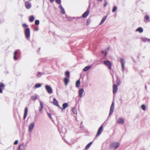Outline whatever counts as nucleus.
<instances>
[{
  "label": "nucleus",
  "mask_w": 150,
  "mask_h": 150,
  "mask_svg": "<svg viewBox=\"0 0 150 150\" xmlns=\"http://www.w3.org/2000/svg\"><path fill=\"white\" fill-rule=\"evenodd\" d=\"M25 37L28 40L29 39V38L30 35V29L28 28H25Z\"/></svg>",
  "instance_id": "1"
},
{
  "label": "nucleus",
  "mask_w": 150,
  "mask_h": 150,
  "mask_svg": "<svg viewBox=\"0 0 150 150\" xmlns=\"http://www.w3.org/2000/svg\"><path fill=\"white\" fill-rule=\"evenodd\" d=\"M120 62L121 64L122 71L123 73L124 74L125 71V61L124 59L121 58L120 59Z\"/></svg>",
  "instance_id": "2"
},
{
  "label": "nucleus",
  "mask_w": 150,
  "mask_h": 150,
  "mask_svg": "<svg viewBox=\"0 0 150 150\" xmlns=\"http://www.w3.org/2000/svg\"><path fill=\"white\" fill-rule=\"evenodd\" d=\"M119 146V144L118 142L112 143L110 144V146L112 149H116Z\"/></svg>",
  "instance_id": "3"
},
{
  "label": "nucleus",
  "mask_w": 150,
  "mask_h": 150,
  "mask_svg": "<svg viewBox=\"0 0 150 150\" xmlns=\"http://www.w3.org/2000/svg\"><path fill=\"white\" fill-rule=\"evenodd\" d=\"M103 63L107 66L110 69H111L112 64L110 61L108 60L104 61H103Z\"/></svg>",
  "instance_id": "4"
},
{
  "label": "nucleus",
  "mask_w": 150,
  "mask_h": 150,
  "mask_svg": "<svg viewBox=\"0 0 150 150\" xmlns=\"http://www.w3.org/2000/svg\"><path fill=\"white\" fill-rule=\"evenodd\" d=\"M45 88L46 91L49 94H50L52 93V89L50 86L46 85Z\"/></svg>",
  "instance_id": "5"
},
{
  "label": "nucleus",
  "mask_w": 150,
  "mask_h": 150,
  "mask_svg": "<svg viewBox=\"0 0 150 150\" xmlns=\"http://www.w3.org/2000/svg\"><path fill=\"white\" fill-rule=\"evenodd\" d=\"M85 94L84 90L83 89H81L79 91V95L80 98L83 97Z\"/></svg>",
  "instance_id": "6"
},
{
  "label": "nucleus",
  "mask_w": 150,
  "mask_h": 150,
  "mask_svg": "<svg viewBox=\"0 0 150 150\" xmlns=\"http://www.w3.org/2000/svg\"><path fill=\"white\" fill-rule=\"evenodd\" d=\"M114 102H112V104L110 107V111L109 114V116L112 113L114 110Z\"/></svg>",
  "instance_id": "7"
},
{
  "label": "nucleus",
  "mask_w": 150,
  "mask_h": 150,
  "mask_svg": "<svg viewBox=\"0 0 150 150\" xmlns=\"http://www.w3.org/2000/svg\"><path fill=\"white\" fill-rule=\"evenodd\" d=\"M35 124L32 122L28 126V130L30 132H32L34 127Z\"/></svg>",
  "instance_id": "8"
},
{
  "label": "nucleus",
  "mask_w": 150,
  "mask_h": 150,
  "mask_svg": "<svg viewBox=\"0 0 150 150\" xmlns=\"http://www.w3.org/2000/svg\"><path fill=\"white\" fill-rule=\"evenodd\" d=\"M25 5L26 8L27 9H30L31 6V3L28 1H26L25 2Z\"/></svg>",
  "instance_id": "9"
},
{
  "label": "nucleus",
  "mask_w": 150,
  "mask_h": 150,
  "mask_svg": "<svg viewBox=\"0 0 150 150\" xmlns=\"http://www.w3.org/2000/svg\"><path fill=\"white\" fill-rule=\"evenodd\" d=\"M103 129V127L102 125L99 128L97 133L96 134V136L100 135Z\"/></svg>",
  "instance_id": "10"
},
{
  "label": "nucleus",
  "mask_w": 150,
  "mask_h": 150,
  "mask_svg": "<svg viewBox=\"0 0 150 150\" xmlns=\"http://www.w3.org/2000/svg\"><path fill=\"white\" fill-rule=\"evenodd\" d=\"M118 90V87L115 84H113V92L115 94L116 93Z\"/></svg>",
  "instance_id": "11"
},
{
  "label": "nucleus",
  "mask_w": 150,
  "mask_h": 150,
  "mask_svg": "<svg viewBox=\"0 0 150 150\" xmlns=\"http://www.w3.org/2000/svg\"><path fill=\"white\" fill-rule=\"evenodd\" d=\"M125 122L124 120L122 118H120L118 119L117 122L120 124H123Z\"/></svg>",
  "instance_id": "12"
},
{
  "label": "nucleus",
  "mask_w": 150,
  "mask_h": 150,
  "mask_svg": "<svg viewBox=\"0 0 150 150\" xmlns=\"http://www.w3.org/2000/svg\"><path fill=\"white\" fill-rule=\"evenodd\" d=\"M90 10L89 9H87L86 11L82 15V17L83 18H85L88 15Z\"/></svg>",
  "instance_id": "13"
},
{
  "label": "nucleus",
  "mask_w": 150,
  "mask_h": 150,
  "mask_svg": "<svg viewBox=\"0 0 150 150\" xmlns=\"http://www.w3.org/2000/svg\"><path fill=\"white\" fill-rule=\"evenodd\" d=\"M39 102L40 103V106L39 108V111L40 112H41L42 110L43 109V103L40 100Z\"/></svg>",
  "instance_id": "14"
},
{
  "label": "nucleus",
  "mask_w": 150,
  "mask_h": 150,
  "mask_svg": "<svg viewBox=\"0 0 150 150\" xmlns=\"http://www.w3.org/2000/svg\"><path fill=\"white\" fill-rule=\"evenodd\" d=\"M59 8L60 10V12L62 14H64L65 13V11L64 8L62 7V5L61 4L59 6Z\"/></svg>",
  "instance_id": "15"
},
{
  "label": "nucleus",
  "mask_w": 150,
  "mask_h": 150,
  "mask_svg": "<svg viewBox=\"0 0 150 150\" xmlns=\"http://www.w3.org/2000/svg\"><path fill=\"white\" fill-rule=\"evenodd\" d=\"M53 103L55 105L57 106L59 108H61V107L58 105V101L55 98H54Z\"/></svg>",
  "instance_id": "16"
},
{
  "label": "nucleus",
  "mask_w": 150,
  "mask_h": 150,
  "mask_svg": "<svg viewBox=\"0 0 150 150\" xmlns=\"http://www.w3.org/2000/svg\"><path fill=\"white\" fill-rule=\"evenodd\" d=\"M63 139L64 140V142L68 144L69 145H71L73 144L74 143V142L73 141H71L70 142H69L66 139H65L64 138H63Z\"/></svg>",
  "instance_id": "17"
},
{
  "label": "nucleus",
  "mask_w": 150,
  "mask_h": 150,
  "mask_svg": "<svg viewBox=\"0 0 150 150\" xmlns=\"http://www.w3.org/2000/svg\"><path fill=\"white\" fill-rule=\"evenodd\" d=\"M68 106V103H65L62 105V108H61L62 110H64Z\"/></svg>",
  "instance_id": "18"
},
{
  "label": "nucleus",
  "mask_w": 150,
  "mask_h": 150,
  "mask_svg": "<svg viewBox=\"0 0 150 150\" xmlns=\"http://www.w3.org/2000/svg\"><path fill=\"white\" fill-rule=\"evenodd\" d=\"M28 109L27 108H25L24 114V117H23L24 119H25V118H26L27 115L28 114Z\"/></svg>",
  "instance_id": "19"
},
{
  "label": "nucleus",
  "mask_w": 150,
  "mask_h": 150,
  "mask_svg": "<svg viewBox=\"0 0 150 150\" xmlns=\"http://www.w3.org/2000/svg\"><path fill=\"white\" fill-rule=\"evenodd\" d=\"M19 51L18 50H16L14 53V60H16L17 59V57L16 56V55L18 53H19Z\"/></svg>",
  "instance_id": "20"
},
{
  "label": "nucleus",
  "mask_w": 150,
  "mask_h": 150,
  "mask_svg": "<svg viewBox=\"0 0 150 150\" xmlns=\"http://www.w3.org/2000/svg\"><path fill=\"white\" fill-rule=\"evenodd\" d=\"M107 18V16H105L104 17L102 18V19L101 20V21L99 25H101L105 21V20L106 19V18Z\"/></svg>",
  "instance_id": "21"
},
{
  "label": "nucleus",
  "mask_w": 150,
  "mask_h": 150,
  "mask_svg": "<svg viewBox=\"0 0 150 150\" xmlns=\"http://www.w3.org/2000/svg\"><path fill=\"white\" fill-rule=\"evenodd\" d=\"M69 79L67 78H64V84H65V85L66 86L67 85L69 82Z\"/></svg>",
  "instance_id": "22"
},
{
  "label": "nucleus",
  "mask_w": 150,
  "mask_h": 150,
  "mask_svg": "<svg viewBox=\"0 0 150 150\" xmlns=\"http://www.w3.org/2000/svg\"><path fill=\"white\" fill-rule=\"evenodd\" d=\"M5 86L2 83H0V93H2L3 91L2 89L1 88H4Z\"/></svg>",
  "instance_id": "23"
},
{
  "label": "nucleus",
  "mask_w": 150,
  "mask_h": 150,
  "mask_svg": "<svg viewBox=\"0 0 150 150\" xmlns=\"http://www.w3.org/2000/svg\"><path fill=\"white\" fill-rule=\"evenodd\" d=\"M91 67V66H86L83 69V71H86L88 70Z\"/></svg>",
  "instance_id": "24"
},
{
  "label": "nucleus",
  "mask_w": 150,
  "mask_h": 150,
  "mask_svg": "<svg viewBox=\"0 0 150 150\" xmlns=\"http://www.w3.org/2000/svg\"><path fill=\"white\" fill-rule=\"evenodd\" d=\"M136 31H138L140 33H142L143 32V30L142 28L139 27L136 29Z\"/></svg>",
  "instance_id": "25"
},
{
  "label": "nucleus",
  "mask_w": 150,
  "mask_h": 150,
  "mask_svg": "<svg viewBox=\"0 0 150 150\" xmlns=\"http://www.w3.org/2000/svg\"><path fill=\"white\" fill-rule=\"evenodd\" d=\"M65 75L68 78H70V73L69 71H66L65 73Z\"/></svg>",
  "instance_id": "26"
},
{
  "label": "nucleus",
  "mask_w": 150,
  "mask_h": 150,
  "mask_svg": "<svg viewBox=\"0 0 150 150\" xmlns=\"http://www.w3.org/2000/svg\"><path fill=\"white\" fill-rule=\"evenodd\" d=\"M108 48H107V49L104 51L103 50L102 51V53L104 54L105 56L107 54V51H108Z\"/></svg>",
  "instance_id": "27"
},
{
  "label": "nucleus",
  "mask_w": 150,
  "mask_h": 150,
  "mask_svg": "<svg viewBox=\"0 0 150 150\" xmlns=\"http://www.w3.org/2000/svg\"><path fill=\"white\" fill-rule=\"evenodd\" d=\"M92 143V142H90L86 146L85 149L86 150L88 149L91 146Z\"/></svg>",
  "instance_id": "28"
},
{
  "label": "nucleus",
  "mask_w": 150,
  "mask_h": 150,
  "mask_svg": "<svg viewBox=\"0 0 150 150\" xmlns=\"http://www.w3.org/2000/svg\"><path fill=\"white\" fill-rule=\"evenodd\" d=\"M72 111L74 114H76L77 113V110L76 108H72Z\"/></svg>",
  "instance_id": "29"
},
{
  "label": "nucleus",
  "mask_w": 150,
  "mask_h": 150,
  "mask_svg": "<svg viewBox=\"0 0 150 150\" xmlns=\"http://www.w3.org/2000/svg\"><path fill=\"white\" fill-rule=\"evenodd\" d=\"M80 82L79 80H78L76 82V86L77 87H78L80 86Z\"/></svg>",
  "instance_id": "30"
},
{
  "label": "nucleus",
  "mask_w": 150,
  "mask_h": 150,
  "mask_svg": "<svg viewBox=\"0 0 150 150\" xmlns=\"http://www.w3.org/2000/svg\"><path fill=\"white\" fill-rule=\"evenodd\" d=\"M142 40L144 42H146L147 41L149 42L150 41V39H148L146 38H142Z\"/></svg>",
  "instance_id": "31"
},
{
  "label": "nucleus",
  "mask_w": 150,
  "mask_h": 150,
  "mask_svg": "<svg viewBox=\"0 0 150 150\" xmlns=\"http://www.w3.org/2000/svg\"><path fill=\"white\" fill-rule=\"evenodd\" d=\"M116 81L117 86H119L120 83V79L118 78H117Z\"/></svg>",
  "instance_id": "32"
},
{
  "label": "nucleus",
  "mask_w": 150,
  "mask_h": 150,
  "mask_svg": "<svg viewBox=\"0 0 150 150\" xmlns=\"http://www.w3.org/2000/svg\"><path fill=\"white\" fill-rule=\"evenodd\" d=\"M44 74V73L42 72H38V74L37 75V76L38 77H40V76L43 75Z\"/></svg>",
  "instance_id": "33"
},
{
  "label": "nucleus",
  "mask_w": 150,
  "mask_h": 150,
  "mask_svg": "<svg viewBox=\"0 0 150 150\" xmlns=\"http://www.w3.org/2000/svg\"><path fill=\"white\" fill-rule=\"evenodd\" d=\"M34 19V17L33 16H30L29 19V21L30 22H33Z\"/></svg>",
  "instance_id": "34"
},
{
  "label": "nucleus",
  "mask_w": 150,
  "mask_h": 150,
  "mask_svg": "<svg viewBox=\"0 0 150 150\" xmlns=\"http://www.w3.org/2000/svg\"><path fill=\"white\" fill-rule=\"evenodd\" d=\"M41 84L40 83H37L35 86V87L36 88H38L41 87Z\"/></svg>",
  "instance_id": "35"
},
{
  "label": "nucleus",
  "mask_w": 150,
  "mask_h": 150,
  "mask_svg": "<svg viewBox=\"0 0 150 150\" xmlns=\"http://www.w3.org/2000/svg\"><path fill=\"white\" fill-rule=\"evenodd\" d=\"M62 132L64 134L65 133L67 132L66 129L65 128L62 127Z\"/></svg>",
  "instance_id": "36"
},
{
  "label": "nucleus",
  "mask_w": 150,
  "mask_h": 150,
  "mask_svg": "<svg viewBox=\"0 0 150 150\" xmlns=\"http://www.w3.org/2000/svg\"><path fill=\"white\" fill-rule=\"evenodd\" d=\"M37 96L36 95H35V96H32L31 97V98L33 100H35L37 98Z\"/></svg>",
  "instance_id": "37"
},
{
  "label": "nucleus",
  "mask_w": 150,
  "mask_h": 150,
  "mask_svg": "<svg viewBox=\"0 0 150 150\" xmlns=\"http://www.w3.org/2000/svg\"><path fill=\"white\" fill-rule=\"evenodd\" d=\"M117 9V6H114L112 9V12H115L116 11Z\"/></svg>",
  "instance_id": "38"
},
{
  "label": "nucleus",
  "mask_w": 150,
  "mask_h": 150,
  "mask_svg": "<svg viewBox=\"0 0 150 150\" xmlns=\"http://www.w3.org/2000/svg\"><path fill=\"white\" fill-rule=\"evenodd\" d=\"M39 21L38 20H36L35 21V24L36 25H38L39 24Z\"/></svg>",
  "instance_id": "39"
},
{
  "label": "nucleus",
  "mask_w": 150,
  "mask_h": 150,
  "mask_svg": "<svg viewBox=\"0 0 150 150\" xmlns=\"http://www.w3.org/2000/svg\"><path fill=\"white\" fill-rule=\"evenodd\" d=\"M142 109L144 110H145L146 109V106H145V105H142Z\"/></svg>",
  "instance_id": "40"
},
{
  "label": "nucleus",
  "mask_w": 150,
  "mask_h": 150,
  "mask_svg": "<svg viewBox=\"0 0 150 150\" xmlns=\"http://www.w3.org/2000/svg\"><path fill=\"white\" fill-rule=\"evenodd\" d=\"M47 115L51 119H52V115H51V114L50 113H48V112H47Z\"/></svg>",
  "instance_id": "41"
},
{
  "label": "nucleus",
  "mask_w": 150,
  "mask_h": 150,
  "mask_svg": "<svg viewBox=\"0 0 150 150\" xmlns=\"http://www.w3.org/2000/svg\"><path fill=\"white\" fill-rule=\"evenodd\" d=\"M56 1L58 4H60L61 3V0H56Z\"/></svg>",
  "instance_id": "42"
},
{
  "label": "nucleus",
  "mask_w": 150,
  "mask_h": 150,
  "mask_svg": "<svg viewBox=\"0 0 150 150\" xmlns=\"http://www.w3.org/2000/svg\"><path fill=\"white\" fill-rule=\"evenodd\" d=\"M145 18L146 20H149V16L148 15H146L145 16Z\"/></svg>",
  "instance_id": "43"
},
{
  "label": "nucleus",
  "mask_w": 150,
  "mask_h": 150,
  "mask_svg": "<svg viewBox=\"0 0 150 150\" xmlns=\"http://www.w3.org/2000/svg\"><path fill=\"white\" fill-rule=\"evenodd\" d=\"M28 26V25H27L25 23H24V24H23V28H25L27 26Z\"/></svg>",
  "instance_id": "44"
},
{
  "label": "nucleus",
  "mask_w": 150,
  "mask_h": 150,
  "mask_svg": "<svg viewBox=\"0 0 150 150\" xmlns=\"http://www.w3.org/2000/svg\"><path fill=\"white\" fill-rule=\"evenodd\" d=\"M18 141L17 140H16L14 142V144L15 145H16L18 144Z\"/></svg>",
  "instance_id": "45"
},
{
  "label": "nucleus",
  "mask_w": 150,
  "mask_h": 150,
  "mask_svg": "<svg viewBox=\"0 0 150 150\" xmlns=\"http://www.w3.org/2000/svg\"><path fill=\"white\" fill-rule=\"evenodd\" d=\"M72 18H71V17H69L68 18V21H71L72 20Z\"/></svg>",
  "instance_id": "46"
},
{
  "label": "nucleus",
  "mask_w": 150,
  "mask_h": 150,
  "mask_svg": "<svg viewBox=\"0 0 150 150\" xmlns=\"http://www.w3.org/2000/svg\"><path fill=\"white\" fill-rule=\"evenodd\" d=\"M104 1L105 2V3L104 4V6L105 7L106 6L107 3V1L105 0H104Z\"/></svg>",
  "instance_id": "47"
},
{
  "label": "nucleus",
  "mask_w": 150,
  "mask_h": 150,
  "mask_svg": "<svg viewBox=\"0 0 150 150\" xmlns=\"http://www.w3.org/2000/svg\"><path fill=\"white\" fill-rule=\"evenodd\" d=\"M35 31H38V28H37L35 29Z\"/></svg>",
  "instance_id": "48"
},
{
  "label": "nucleus",
  "mask_w": 150,
  "mask_h": 150,
  "mask_svg": "<svg viewBox=\"0 0 150 150\" xmlns=\"http://www.w3.org/2000/svg\"><path fill=\"white\" fill-rule=\"evenodd\" d=\"M50 0V2L51 3L53 2L54 1V0Z\"/></svg>",
  "instance_id": "49"
},
{
  "label": "nucleus",
  "mask_w": 150,
  "mask_h": 150,
  "mask_svg": "<svg viewBox=\"0 0 150 150\" xmlns=\"http://www.w3.org/2000/svg\"><path fill=\"white\" fill-rule=\"evenodd\" d=\"M97 1H100V2H102L103 1V0H97Z\"/></svg>",
  "instance_id": "50"
},
{
  "label": "nucleus",
  "mask_w": 150,
  "mask_h": 150,
  "mask_svg": "<svg viewBox=\"0 0 150 150\" xmlns=\"http://www.w3.org/2000/svg\"><path fill=\"white\" fill-rule=\"evenodd\" d=\"M19 149H20V148L18 149V150H19Z\"/></svg>",
  "instance_id": "51"
}]
</instances>
